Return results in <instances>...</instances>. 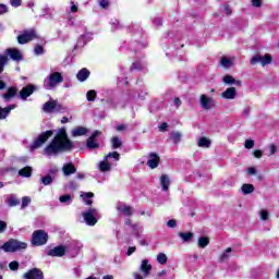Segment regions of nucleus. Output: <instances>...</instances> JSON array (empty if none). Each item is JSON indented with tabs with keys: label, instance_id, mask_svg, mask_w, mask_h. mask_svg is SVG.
Returning a JSON list of instances; mask_svg holds the SVG:
<instances>
[{
	"label": "nucleus",
	"instance_id": "obj_1",
	"mask_svg": "<svg viewBox=\"0 0 279 279\" xmlns=\"http://www.w3.org/2000/svg\"><path fill=\"white\" fill-rule=\"evenodd\" d=\"M71 149H73V142L69 138L66 130L61 129L51 143L44 148V154L46 156H57L61 151H71Z\"/></svg>",
	"mask_w": 279,
	"mask_h": 279
},
{
	"label": "nucleus",
	"instance_id": "obj_2",
	"mask_svg": "<svg viewBox=\"0 0 279 279\" xmlns=\"http://www.w3.org/2000/svg\"><path fill=\"white\" fill-rule=\"evenodd\" d=\"M110 158H113L116 162H119V160L121 159V155L117 151L109 153L107 156H105V159L98 163L99 171L106 173L112 170V163H110Z\"/></svg>",
	"mask_w": 279,
	"mask_h": 279
},
{
	"label": "nucleus",
	"instance_id": "obj_3",
	"mask_svg": "<svg viewBox=\"0 0 279 279\" xmlns=\"http://www.w3.org/2000/svg\"><path fill=\"white\" fill-rule=\"evenodd\" d=\"M1 248L5 252H17V250H26L27 243L19 240H10L9 242L4 243Z\"/></svg>",
	"mask_w": 279,
	"mask_h": 279
},
{
	"label": "nucleus",
	"instance_id": "obj_4",
	"mask_svg": "<svg viewBox=\"0 0 279 279\" xmlns=\"http://www.w3.org/2000/svg\"><path fill=\"white\" fill-rule=\"evenodd\" d=\"M51 136H53V131H46L41 133L32 144V149H38L43 147L46 144V142L49 141V138H51Z\"/></svg>",
	"mask_w": 279,
	"mask_h": 279
},
{
	"label": "nucleus",
	"instance_id": "obj_5",
	"mask_svg": "<svg viewBox=\"0 0 279 279\" xmlns=\"http://www.w3.org/2000/svg\"><path fill=\"white\" fill-rule=\"evenodd\" d=\"M274 58L271 57V54L266 53L264 56L260 54H255L253 56V58L251 59V64L255 65V64H262V66H267V64H271Z\"/></svg>",
	"mask_w": 279,
	"mask_h": 279
},
{
	"label": "nucleus",
	"instance_id": "obj_6",
	"mask_svg": "<svg viewBox=\"0 0 279 279\" xmlns=\"http://www.w3.org/2000/svg\"><path fill=\"white\" fill-rule=\"evenodd\" d=\"M62 82H64L62 74L60 72H53L48 76L46 88H56V86L62 84Z\"/></svg>",
	"mask_w": 279,
	"mask_h": 279
},
{
	"label": "nucleus",
	"instance_id": "obj_7",
	"mask_svg": "<svg viewBox=\"0 0 279 279\" xmlns=\"http://www.w3.org/2000/svg\"><path fill=\"white\" fill-rule=\"evenodd\" d=\"M83 219L87 226H96L97 225V209L89 208L87 211H84Z\"/></svg>",
	"mask_w": 279,
	"mask_h": 279
},
{
	"label": "nucleus",
	"instance_id": "obj_8",
	"mask_svg": "<svg viewBox=\"0 0 279 279\" xmlns=\"http://www.w3.org/2000/svg\"><path fill=\"white\" fill-rule=\"evenodd\" d=\"M48 239H49V235H47V232L43 230H38L33 233L32 243L33 245H45Z\"/></svg>",
	"mask_w": 279,
	"mask_h": 279
},
{
	"label": "nucleus",
	"instance_id": "obj_9",
	"mask_svg": "<svg viewBox=\"0 0 279 279\" xmlns=\"http://www.w3.org/2000/svg\"><path fill=\"white\" fill-rule=\"evenodd\" d=\"M199 105L203 110H213L215 108V99L206 94L199 95Z\"/></svg>",
	"mask_w": 279,
	"mask_h": 279
},
{
	"label": "nucleus",
	"instance_id": "obj_10",
	"mask_svg": "<svg viewBox=\"0 0 279 279\" xmlns=\"http://www.w3.org/2000/svg\"><path fill=\"white\" fill-rule=\"evenodd\" d=\"M60 110H64V107L56 100L47 101L44 105V112H60Z\"/></svg>",
	"mask_w": 279,
	"mask_h": 279
},
{
	"label": "nucleus",
	"instance_id": "obj_11",
	"mask_svg": "<svg viewBox=\"0 0 279 279\" xmlns=\"http://www.w3.org/2000/svg\"><path fill=\"white\" fill-rule=\"evenodd\" d=\"M160 165V155L156 153H150L148 155L147 166L149 169H158Z\"/></svg>",
	"mask_w": 279,
	"mask_h": 279
},
{
	"label": "nucleus",
	"instance_id": "obj_12",
	"mask_svg": "<svg viewBox=\"0 0 279 279\" xmlns=\"http://www.w3.org/2000/svg\"><path fill=\"white\" fill-rule=\"evenodd\" d=\"M34 38H36V33L34 31H27L24 34L17 36V41L20 45H25L26 43L34 40Z\"/></svg>",
	"mask_w": 279,
	"mask_h": 279
},
{
	"label": "nucleus",
	"instance_id": "obj_13",
	"mask_svg": "<svg viewBox=\"0 0 279 279\" xmlns=\"http://www.w3.org/2000/svg\"><path fill=\"white\" fill-rule=\"evenodd\" d=\"M234 62H236V57L222 56L220 58V66L222 69H231V66H234Z\"/></svg>",
	"mask_w": 279,
	"mask_h": 279
},
{
	"label": "nucleus",
	"instance_id": "obj_14",
	"mask_svg": "<svg viewBox=\"0 0 279 279\" xmlns=\"http://www.w3.org/2000/svg\"><path fill=\"white\" fill-rule=\"evenodd\" d=\"M222 99L233 100L236 99V87H229L220 94Z\"/></svg>",
	"mask_w": 279,
	"mask_h": 279
},
{
	"label": "nucleus",
	"instance_id": "obj_15",
	"mask_svg": "<svg viewBox=\"0 0 279 279\" xmlns=\"http://www.w3.org/2000/svg\"><path fill=\"white\" fill-rule=\"evenodd\" d=\"M101 132L95 131L92 136L87 140V147L88 149H99V144H97V141L95 140L96 136H99Z\"/></svg>",
	"mask_w": 279,
	"mask_h": 279
},
{
	"label": "nucleus",
	"instance_id": "obj_16",
	"mask_svg": "<svg viewBox=\"0 0 279 279\" xmlns=\"http://www.w3.org/2000/svg\"><path fill=\"white\" fill-rule=\"evenodd\" d=\"M160 185L162 187V191L167 193L169 189L171 187V177L169 174H161L159 178Z\"/></svg>",
	"mask_w": 279,
	"mask_h": 279
},
{
	"label": "nucleus",
	"instance_id": "obj_17",
	"mask_svg": "<svg viewBox=\"0 0 279 279\" xmlns=\"http://www.w3.org/2000/svg\"><path fill=\"white\" fill-rule=\"evenodd\" d=\"M25 279H44L43 271L38 270L37 268L32 269L24 274Z\"/></svg>",
	"mask_w": 279,
	"mask_h": 279
},
{
	"label": "nucleus",
	"instance_id": "obj_18",
	"mask_svg": "<svg viewBox=\"0 0 279 279\" xmlns=\"http://www.w3.org/2000/svg\"><path fill=\"white\" fill-rule=\"evenodd\" d=\"M34 90H36V87H34V85L23 87L20 92L21 99H26L27 97L34 94Z\"/></svg>",
	"mask_w": 279,
	"mask_h": 279
},
{
	"label": "nucleus",
	"instance_id": "obj_19",
	"mask_svg": "<svg viewBox=\"0 0 279 279\" xmlns=\"http://www.w3.org/2000/svg\"><path fill=\"white\" fill-rule=\"evenodd\" d=\"M222 82L223 84H227L228 86H232L233 84H235V86H242V82L241 81H236L232 75L227 74L222 77Z\"/></svg>",
	"mask_w": 279,
	"mask_h": 279
},
{
	"label": "nucleus",
	"instance_id": "obj_20",
	"mask_svg": "<svg viewBox=\"0 0 279 279\" xmlns=\"http://www.w3.org/2000/svg\"><path fill=\"white\" fill-rule=\"evenodd\" d=\"M140 269L143 275L147 277L149 274H151V264H149V260L143 259Z\"/></svg>",
	"mask_w": 279,
	"mask_h": 279
},
{
	"label": "nucleus",
	"instance_id": "obj_21",
	"mask_svg": "<svg viewBox=\"0 0 279 279\" xmlns=\"http://www.w3.org/2000/svg\"><path fill=\"white\" fill-rule=\"evenodd\" d=\"M232 254V247H227L223 252L218 255L219 263H226V260L230 259Z\"/></svg>",
	"mask_w": 279,
	"mask_h": 279
},
{
	"label": "nucleus",
	"instance_id": "obj_22",
	"mask_svg": "<svg viewBox=\"0 0 279 279\" xmlns=\"http://www.w3.org/2000/svg\"><path fill=\"white\" fill-rule=\"evenodd\" d=\"M198 147H202L203 149H208L210 145H213V141L206 136L199 137L197 141Z\"/></svg>",
	"mask_w": 279,
	"mask_h": 279
},
{
	"label": "nucleus",
	"instance_id": "obj_23",
	"mask_svg": "<svg viewBox=\"0 0 279 279\" xmlns=\"http://www.w3.org/2000/svg\"><path fill=\"white\" fill-rule=\"evenodd\" d=\"M65 252L64 246H57L48 252V256H64Z\"/></svg>",
	"mask_w": 279,
	"mask_h": 279
},
{
	"label": "nucleus",
	"instance_id": "obj_24",
	"mask_svg": "<svg viewBox=\"0 0 279 279\" xmlns=\"http://www.w3.org/2000/svg\"><path fill=\"white\" fill-rule=\"evenodd\" d=\"M279 153V147L276 145V143H270L267 146V156L268 158H274L276 154Z\"/></svg>",
	"mask_w": 279,
	"mask_h": 279
},
{
	"label": "nucleus",
	"instance_id": "obj_25",
	"mask_svg": "<svg viewBox=\"0 0 279 279\" xmlns=\"http://www.w3.org/2000/svg\"><path fill=\"white\" fill-rule=\"evenodd\" d=\"M88 133V129L84 126H76L72 130V136L77 137V136H86Z\"/></svg>",
	"mask_w": 279,
	"mask_h": 279
},
{
	"label": "nucleus",
	"instance_id": "obj_26",
	"mask_svg": "<svg viewBox=\"0 0 279 279\" xmlns=\"http://www.w3.org/2000/svg\"><path fill=\"white\" fill-rule=\"evenodd\" d=\"M80 197H82L87 206H92L93 201H90V198L95 197V194L93 192H81Z\"/></svg>",
	"mask_w": 279,
	"mask_h": 279
},
{
	"label": "nucleus",
	"instance_id": "obj_27",
	"mask_svg": "<svg viewBox=\"0 0 279 279\" xmlns=\"http://www.w3.org/2000/svg\"><path fill=\"white\" fill-rule=\"evenodd\" d=\"M62 171L64 173V175H73V173H75L77 171V169H75V166L73 163H65L62 167Z\"/></svg>",
	"mask_w": 279,
	"mask_h": 279
},
{
	"label": "nucleus",
	"instance_id": "obj_28",
	"mask_svg": "<svg viewBox=\"0 0 279 279\" xmlns=\"http://www.w3.org/2000/svg\"><path fill=\"white\" fill-rule=\"evenodd\" d=\"M89 75H90V71H88L86 68H84L77 73L76 77H77L78 82H86V80H88Z\"/></svg>",
	"mask_w": 279,
	"mask_h": 279
},
{
	"label": "nucleus",
	"instance_id": "obj_29",
	"mask_svg": "<svg viewBox=\"0 0 279 279\" xmlns=\"http://www.w3.org/2000/svg\"><path fill=\"white\" fill-rule=\"evenodd\" d=\"M256 187H254V184H250V183H244L241 186V191L243 193V195H252V193H254Z\"/></svg>",
	"mask_w": 279,
	"mask_h": 279
},
{
	"label": "nucleus",
	"instance_id": "obj_30",
	"mask_svg": "<svg viewBox=\"0 0 279 279\" xmlns=\"http://www.w3.org/2000/svg\"><path fill=\"white\" fill-rule=\"evenodd\" d=\"M118 210H119V213H121L125 217H131V215H132V207L126 206V205L118 206Z\"/></svg>",
	"mask_w": 279,
	"mask_h": 279
},
{
	"label": "nucleus",
	"instance_id": "obj_31",
	"mask_svg": "<svg viewBox=\"0 0 279 279\" xmlns=\"http://www.w3.org/2000/svg\"><path fill=\"white\" fill-rule=\"evenodd\" d=\"M16 95V88L11 87L7 90V93L2 96L4 101H10V99L14 98Z\"/></svg>",
	"mask_w": 279,
	"mask_h": 279
},
{
	"label": "nucleus",
	"instance_id": "obj_32",
	"mask_svg": "<svg viewBox=\"0 0 279 279\" xmlns=\"http://www.w3.org/2000/svg\"><path fill=\"white\" fill-rule=\"evenodd\" d=\"M111 147L113 149H119L120 147H123V142L121 141V137L119 136H113L111 138Z\"/></svg>",
	"mask_w": 279,
	"mask_h": 279
},
{
	"label": "nucleus",
	"instance_id": "obj_33",
	"mask_svg": "<svg viewBox=\"0 0 279 279\" xmlns=\"http://www.w3.org/2000/svg\"><path fill=\"white\" fill-rule=\"evenodd\" d=\"M8 53L11 56L12 60H21L23 58L21 51L17 49H8Z\"/></svg>",
	"mask_w": 279,
	"mask_h": 279
},
{
	"label": "nucleus",
	"instance_id": "obj_34",
	"mask_svg": "<svg viewBox=\"0 0 279 279\" xmlns=\"http://www.w3.org/2000/svg\"><path fill=\"white\" fill-rule=\"evenodd\" d=\"M14 108H16L14 105H11L4 109L0 108V119H5L8 114H10L11 110H14Z\"/></svg>",
	"mask_w": 279,
	"mask_h": 279
},
{
	"label": "nucleus",
	"instance_id": "obj_35",
	"mask_svg": "<svg viewBox=\"0 0 279 279\" xmlns=\"http://www.w3.org/2000/svg\"><path fill=\"white\" fill-rule=\"evenodd\" d=\"M22 178H32V167H25L19 171Z\"/></svg>",
	"mask_w": 279,
	"mask_h": 279
},
{
	"label": "nucleus",
	"instance_id": "obj_36",
	"mask_svg": "<svg viewBox=\"0 0 279 279\" xmlns=\"http://www.w3.org/2000/svg\"><path fill=\"white\" fill-rule=\"evenodd\" d=\"M171 138L175 145L182 141V132L174 131L171 133Z\"/></svg>",
	"mask_w": 279,
	"mask_h": 279
},
{
	"label": "nucleus",
	"instance_id": "obj_37",
	"mask_svg": "<svg viewBox=\"0 0 279 279\" xmlns=\"http://www.w3.org/2000/svg\"><path fill=\"white\" fill-rule=\"evenodd\" d=\"M210 244V239L207 236H202L198 239V247H208V245Z\"/></svg>",
	"mask_w": 279,
	"mask_h": 279
},
{
	"label": "nucleus",
	"instance_id": "obj_38",
	"mask_svg": "<svg viewBox=\"0 0 279 279\" xmlns=\"http://www.w3.org/2000/svg\"><path fill=\"white\" fill-rule=\"evenodd\" d=\"M259 217L262 221H269L271 215L269 214V211L267 209H262L259 211Z\"/></svg>",
	"mask_w": 279,
	"mask_h": 279
},
{
	"label": "nucleus",
	"instance_id": "obj_39",
	"mask_svg": "<svg viewBox=\"0 0 279 279\" xmlns=\"http://www.w3.org/2000/svg\"><path fill=\"white\" fill-rule=\"evenodd\" d=\"M179 236L180 239H182V241L186 242V241H191V239H193L194 234L193 232H179Z\"/></svg>",
	"mask_w": 279,
	"mask_h": 279
},
{
	"label": "nucleus",
	"instance_id": "obj_40",
	"mask_svg": "<svg viewBox=\"0 0 279 279\" xmlns=\"http://www.w3.org/2000/svg\"><path fill=\"white\" fill-rule=\"evenodd\" d=\"M167 260H168L167 254L159 253L157 255V263H159V265H167Z\"/></svg>",
	"mask_w": 279,
	"mask_h": 279
},
{
	"label": "nucleus",
	"instance_id": "obj_41",
	"mask_svg": "<svg viewBox=\"0 0 279 279\" xmlns=\"http://www.w3.org/2000/svg\"><path fill=\"white\" fill-rule=\"evenodd\" d=\"M86 97H87V101H95V99L97 97V92L92 89V90L87 92Z\"/></svg>",
	"mask_w": 279,
	"mask_h": 279
},
{
	"label": "nucleus",
	"instance_id": "obj_42",
	"mask_svg": "<svg viewBox=\"0 0 279 279\" xmlns=\"http://www.w3.org/2000/svg\"><path fill=\"white\" fill-rule=\"evenodd\" d=\"M51 182H53V179L51 178V175H46V177L41 178V183L44 186H49V184H51Z\"/></svg>",
	"mask_w": 279,
	"mask_h": 279
},
{
	"label": "nucleus",
	"instance_id": "obj_43",
	"mask_svg": "<svg viewBox=\"0 0 279 279\" xmlns=\"http://www.w3.org/2000/svg\"><path fill=\"white\" fill-rule=\"evenodd\" d=\"M254 145H256V142H254V140H246L244 142L245 149H254Z\"/></svg>",
	"mask_w": 279,
	"mask_h": 279
},
{
	"label": "nucleus",
	"instance_id": "obj_44",
	"mask_svg": "<svg viewBox=\"0 0 279 279\" xmlns=\"http://www.w3.org/2000/svg\"><path fill=\"white\" fill-rule=\"evenodd\" d=\"M8 64V57L1 56L0 57V73H3V66Z\"/></svg>",
	"mask_w": 279,
	"mask_h": 279
},
{
	"label": "nucleus",
	"instance_id": "obj_45",
	"mask_svg": "<svg viewBox=\"0 0 279 279\" xmlns=\"http://www.w3.org/2000/svg\"><path fill=\"white\" fill-rule=\"evenodd\" d=\"M246 172L247 175H258V169H256V167H248Z\"/></svg>",
	"mask_w": 279,
	"mask_h": 279
},
{
	"label": "nucleus",
	"instance_id": "obj_46",
	"mask_svg": "<svg viewBox=\"0 0 279 279\" xmlns=\"http://www.w3.org/2000/svg\"><path fill=\"white\" fill-rule=\"evenodd\" d=\"M29 204H32V198L29 196L22 198V208H26V206H29Z\"/></svg>",
	"mask_w": 279,
	"mask_h": 279
},
{
	"label": "nucleus",
	"instance_id": "obj_47",
	"mask_svg": "<svg viewBox=\"0 0 279 279\" xmlns=\"http://www.w3.org/2000/svg\"><path fill=\"white\" fill-rule=\"evenodd\" d=\"M9 268L11 269V271H16V269H19V262H11L9 264Z\"/></svg>",
	"mask_w": 279,
	"mask_h": 279
},
{
	"label": "nucleus",
	"instance_id": "obj_48",
	"mask_svg": "<svg viewBox=\"0 0 279 279\" xmlns=\"http://www.w3.org/2000/svg\"><path fill=\"white\" fill-rule=\"evenodd\" d=\"M159 132H167L169 130V124L163 122L158 126Z\"/></svg>",
	"mask_w": 279,
	"mask_h": 279
},
{
	"label": "nucleus",
	"instance_id": "obj_49",
	"mask_svg": "<svg viewBox=\"0 0 279 279\" xmlns=\"http://www.w3.org/2000/svg\"><path fill=\"white\" fill-rule=\"evenodd\" d=\"M253 156H254V158H257V159L263 158V150H260V149H255V150L253 151Z\"/></svg>",
	"mask_w": 279,
	"mask_h": 279
},
{
	"label": "nucleus",
	"instance_id": "obj_50",
	"mask_svg": "<svg viewBox=\"0 0 279 279\" xmlns=\"http://www.w3.org/2000/svg\"><path fill=\"white\" fill-rule=\"evenodd\" d=\"M253 8H260L263 5V0H251Z\"/></svg>",
	"mask_w": 279,
	"mask_h": 279
},
{
	"label": "nucleus",
	"instance_id": "obj_51",
	"mask_svg": "<svg viewBox=\"0 0 279 279\" xmlns=\"http://www.w3.org/2000/svg\"><path fill=\"white\" fill-rule=\"evenodd\" d=\"M59 201L61 202V204H64L66 202H71V195L60 196Z\"/></svg>",
	"mask_w": 279,
	"mask_h": 279
},
{
	"label": "nucleus",
	"instance_id": "obj_52",
	"mask_svg": "<svg viewBox=\"0 0 279 279\" xmlns=\"http://www.w3.org/2000/svg\"><path fill=\"white\" fill-rule=\"evenodd\" d=\"M168 228H177L178 227V221L174 219H171L167 222Z\"/></svg>",
	"mask_w": 279,
	"mask_h": 279
},
{
	"label": "nucleus",
	"instance_id": "obj_53",
	"mask_svg": "<svg viewBox=\"0 0 279 279\" xmlns=\"http://www.w3.org/2000/svg\"><path fill=\"white\" fill-rule=\"evenodd\" d=\"M35 53H36V56H43V53H44L43 46H36Z\"/></svg>",
	"mask_w": 279,
	"mask_h": 279
},
{
	"label": "nucleus",
	"instance_id": "obj_54",
	"mask_svg": "<svg viewBox=\"0 0 279 279\" xmlns=\"http://www.w3.org/2000/svg\"><path fill=\"white\" fill-rule=\"evenodd\" d=\"M9 206H19V199L16 198H10L8 201Z\"/></svg>",
	"mask_w": 279,
	"mask_h": 279
},
{
	"label": "nucleus",
	"instance_id": "obj_55",
	"mask_svg": "<svg viewBox=\"0 0 279 279\" xmlns=\"http://www.w3.org/2000/svg\"><path fill=\"white\" fill-rule=\"evenodd\" d=\"M7 12H8V7L5 4H0V15L7 14Z\"/></svg>",
	"mask_w": 279,
	"mask_h": 279
},
{
	"label": "nucleus",
	"instance_id": "obj_56",
	"mask_svg": "<svg viewBox=\"0 0 279 279\" xmlns=\"http://www.w3.org/2000/svg\"><path fill=\"white\" fill-rule=\"evenodd\" d=\"M136 252V246H130L128 250V256H132Z\"/></svg>",
	"mask_w": 279,
	"mask_h": 279
},
{
	"label": "nucleus",
	"instance_id": "obj_57",
	"mask_svg": "<svg viewBox=\"0 0 279 279\" xmlns=\"http://www.w3.org/2000/svg\"><path fill=\"white\" fill-rule=\"evenodd\" d=\"M173 102L177 108H180L182 106V100L179 97L174 98Z\"/></svg>",
	"mask_w": 279,
	"mask_h": 279
},
{
	"label": "nucleus",
	"instance_id": "obj_58",
	"mask_svg": "<svg viewBox=\"0 0 279 279\" xmlns=\"http://www.w3.org/2000/svg\"><path fill=\"white\" fill-rule=\"evenodd\" d=\"M22 0H12L11 1V5H13V8H19V5H21Z\"/></svg>",
	"mask_w": 279,
	"mask_h": 279
},
{
	"label": "nucleus",
	"instance_id": "obj_59",
	"mask_svg": "<svg viewBox=\"0 0 279 279\" xmlns=\"http://www.w3.org/2000/svg\"><path fill=\"white\" fill-rule=\"evenodd\" d=\"M5 228H8V225L0 220V233L5 231Z\"/></svg>",
	"mask_w": 279,
	"mask_h": 279
},
{
	"label": "nucleus",
	"instance_id": "obj_60",
	"mask_svg": "<svg viewBox=\"0 0 279 279\" xmlns=\"http://www.w3.org/2000/svg\"><path fill=\"white\" fill-rule=\"evenodd\" d=\"M109 4H110V3L108 2V0H101V1H100V7H101V8H108Z\"/></svg>",
	"mask_w": 279,
	"mask_h": 279
},
{
	"label": "nucleus",
	"instance_id": "obj_61",
	"mask_svg": "<svg viewBox=\"0 0 279 279\" xmlns=\"http://www.w3.org/2000/svg\"><path fill=\"white\" fill-rule=\"evenodd\" d=\"M71 12H77V7L75 5V2H71Z\"/></svg>",
	"mask_w": 279,
	"mask_h": 279
},
{
	"label": "nucleus",
	"instance_id": "obj_62",
	"mask_svg": "<svg viewBox=\"0 0 279 279\" xmlns=\"http://www.w3.org/2000/svg\"><path fill=\"white\" fill-rule=\"evenodd\" d=\"M116 130H117L118 132H123V130H125V125L120 124V125H118V126L116 128Z\"/></svg>",
	"mask_w": 279,
	"mask_h": 279
},
{
	"label": "nucleus",
	"instance_id": "obj_63",
	"mask_svg": "<svg viewBox=\"0 0 279 279\" xmlns=\"http://www.w3.org/2000/svg\"><path fill=\"white\" fill-rule=\"evenodd\" d=\"M133 276L135 279H143V275H141L140 272H134Z\"/></svg>",
	"mask_w": 279,
	"mask_h": 279
},
{
	"label": "nucleus",
	"instance_id": "obj_64",
	"mask_svg": "<svg viewBox=\"0 0 279 279\" xmlns=\"http://www.w3.org/2000/svg\"><path fill=\"white\" fill-rule=\"evenodd\" d=\"M102 279H114V277L111 275H107V276L102 277Z\"/></svg>",
	"mask_w": 279,
	"mask_h": 279
}]
</instances>
